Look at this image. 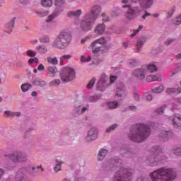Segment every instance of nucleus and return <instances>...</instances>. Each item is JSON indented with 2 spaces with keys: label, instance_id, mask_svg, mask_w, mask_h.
Instances as JSON below:
<instances>
[{
  "label": "nucleus",
  "instance_id": "40",
  "mask_svg": "<svg viewBox=\"0 0 181 181\" xmlns=\"http://www.w3.org/2000/svg\"><path fill=\"white\" fill-rule=\"evenodd\" d=\"M142 29H144V25H139L136 30H133V33L131 34V37H135L136 34L139 33Z\"/></svg>",
  "mask_w": 181,
  "mask_h": 181
},
{
  "label": "nucleus",
  "instance_id": "59",
  "mask_svg": "<svg viewBox=\"0 0 181 181\" xmlns=\"http://www.w3.org/2000/svg\"><path fill=\"white\" fill-rule=\"evenodd\" d=\"M133 98L135 100V101H139V100H141V96H139V94L134 93Z\"/></svg>",
  "mask_w": 181,
  "mask_h": 181
},
{
  "label": "nucleus",
  "instance_id": "20",
  "mask_svg": "<svg viewBox=\"0 0 181 181\" xmlns=\"http://www.w3.org/2000/svg\"><path fill=\"white\" fill-rule=\"evenodd\" d=\"M16 18L15 17L12 18L11 21L6 24L5 26V33H8V35H11V33L13 32V28L15 26V21Z\"/></svg>",
  "mask_w": 181,
  "mask_h": 181
},
{
  "label": "nucleus",
  "instance_id": "35",
  "mask_svg": "<svg viewBox=\"0 0 181 181\" xmlns=\"http://www.w3.org/2000/svg\"><path fill=\"white\" fill-rule=\"evenodd\" d=\"M146 73H155V71H158V67L153 64H151L147 66Z\"/></svg>",
  "mask_w": 181,
  "mask_h": 181
},
{
  "label": "nucleus",
  "instance_id": "11",
  "mask_svg": "<svg viewBox=\"0 0 181 181\" xmlns=\"http://www.w3.org/2000/svg\"><path fill=\"white\" fill-rule=\"evenodd\" d=\"M95 23L93 18L90 16L85 15L83 18L80 22V28L82 32H90L93 29V26Z\"/></svg>",
  "mask_w": 181,
  "mask_h": 181
},
{
  "label": "nucleus",
  "instance_id": "37",
  "mask_svg": "<svg viewBox=\"0 0 181 181\" xmlns=\"http://www.w3.org/2000/svg\"><path fill=\"white\" fill-rule=\"evenodd\" d=\"M172 152L175 156H181V146L173 147L172 149Z\"/></svg>",
  "mask_w": 181,
  "mask_h": 181
},
{
  "label": "nucleus",
  "instance_id": "23",
  "mask_svg": "<svg viewBox=\"0 0 181 181\" xmlns=\"http://www.w3.org/2000/svg\"><path fill=\"white\" fill-rule=\"evenodd\" d=\"M94 32L96 35H103L105 32V24L104 23L98 24L94 28Z\"/></svg>",
  "mask_w": 181,
  "mask_h": 181
},
{
  "label": "nucleus",
  "instance_id": "48",
  "mask_svg": "<svg viewBox=\"0 0 181 181\" xmlns=\"http://www.w3.org/2000/svg\"><path fill=\"white\" fill-rule=\"evenodd\" d=\"M95 78H93L87 85V88L90 89L92 87L94 86V83H95Z\"/></svg>",
  "mask_w": 181,
  "mask_h": 181
},
{
  "label": "nucleus",
  "instance_id": "14",
  "mask_svg": "<svg viewBox=\"0 0 181 181\" xmlns=\"http://www.w3.org/2000/svg\"><path fill=\"white\" fill-rule=\"evenodd\" d=\"M160 140L163 142H168L170 139H172L175 136V132L172 130H161L158 134Z\"/></svg>",
  "mask_w": 181,
  "mask_h": 181
},
{
  "label": "nucleus",
  "instance_id": "7",
  "mask_svg": "<svg viewBox=\"0 0 181 181\" xmlns=\"http://www.w3.org/2000/svg\"><path fill=\"white\" fill-rule=\"evenodd\" d=\"M132 175H134V170L120 168L115 173V181H131Z\"/></svg>",
  "mask_w": 181,
  "mask_h": 181
},
{
  "label": "nucleus",
  "instance_id": "4",
  "mask_svg": "<svg viewBox=\"0 0 181 181\" xmlns=\"http://www.w3.org/2000/svg\"><path fill=\"white\" fill-rule=\"evenodd\" d=\"M150 152L153 154L148 156L147 158L146 163L148 166L153 168L166 163L168 156L163 155L165 150L161 146H155L151 148Z\"/></svg>",
  "mask_w": 181,
  "mask_h": 181
},
{
  "label": "nucleus",
  "instance_id": "6",
  "mask_svg": "<svg viewBox=\"0 0 181 181\" xmlns=\"http://www.w3.org/2000/svg\"><path fill=\"white\" fill-rule=\"evenodd\" d=\"M70 42H71V35L69 33L63 32L58 35L54 42V45L58 49H64V47L69 46Z\"/></svg>",
  "mask_w": 181,
  "mask_h": 181
},
{
  "label": "nucleus",
  "instance_id": "47",
  "mask_svg": "<svg viewBox=\"0 0 181 181\" xmlns=\"http://www.w3.org/2000/svg\"><path fill=\"white\" fill-rule=\"evenodd\" d=\"M153 78L154 81H162V75L160 74L153 75Z\"/></svg>",
  "mask_w": 181,
  "mask_h": 181
},
{
  "label": "nucleus",
  "instance_id": "64",
  "mask_svg": "<svg viewBox=\"0 0 181 181\" xmlns=\"http://www.w3.org/2000/svg\"><path fill=\"white\" fill-rule=\"evenodd\" d=\"M38 71H44L45 70V65L40 64L37 67Z\"/></svg>",
  "mask_w": 181,
  "mask_h": 181
},
{
  "label": "nucleus",
  "instance_id": "22",
  "mask_svg": "<svg viewBox=\"0 0 181 181\" xmlns=\"http://www.w3.org/2000/svg\"><path fill=\"white\" fill-rule=\"evenodd\" d=\"M172 122L175 128H181V115L175 114L172 119Z\"/></svg>",
  "mask_w": 181,
  "mask_h": 181
},
{
  "label": "nucleus",
  "instance_id": "33",
  "mask_svg": "<svg viewBox=\"0 0 181 181\" xmlns=\"http://www.w3.org/2000/svg\"><path fill=\"white\" fill-rule=\"evenodd\" d=\"M30 88H32V84L25 83L21 85V90L23 93L28 92L29 90H30Z\"/></svg>",
  "mask_w": 181,
  "mask_h": 181
},
{
  "label": "nucleus",
  "instance_id": "50",
  "mask_svg": "<svg viewBox=\"0 0 181 181\" xmlns=\"http://www.w3.org/2000/svg\"><path fill=\"white\" fill-rule=\"evenodd\" d=\"M100 100V97L95 95L89 97V101L90 103H95V101H98Z\"/></svg>",
  "mask_w": 181,
  "mask_h": 181
},
{
  "label": "nucleus",
  "instance_id": "49",
  "mask_svg": "<svg viewBox=\"0 0 181 181\" xmlns=\"http://www.w3.org/2000/svg\"><path fill=\"white\" fill-rule=\"evenodd\" d=\"M101 16L103 22H110V17L105 13H102Z\"/></svg>",
  "mask_w": 181,
  "mask_h": 181
},
{
  "label": "nucleus",
  "instance_id": "16",
  "mask_svg": "<svg viewBox=\"0 0 181 181\" xmlns=\"http://www.w3.org/2000/svg\"><path fill=\"white\" fill-rule=\"evenodd\" d=\"M120 154L122 156H126V158H133V156H135V153L128 145H122L120 147Z\"/></svg>",
  "mask_w": 181,
  "mask_h": 181
},
{
  "label": "nucleus",
  "instance_id": "53",
  "mask_svg": "<svg viewBox=\"0 0 181 181\" xmlns=\"http://www.w3.org/2000/svg\"><path fill=\"white\" fill-rule=\"evenodd\" d=\"M60 85V80L59 79H54V81H51L49 83V86H59Z\"/></svg>",
  "mask_w": 181,
  "mask_h": 181
},
{
  "label": "nucleus",
  "instance_id": "54",
  "mask_svg": "<svg viewBox=\"0 0 181 181\" xmlns=\"http://www.w3.org/2000/svg\"><path fill=\"white\" fill-rule=\"evenodd\" d=\"M115 165H117V166H121V165H122V159L115 158Z\"/></svg>",
  "mask_w": 181,
  "mask_h": 181
},
{
  "label": "nucleus",
  "instance_id": "26",
  "mask_svg": "<svg viewBox=\"0 0 181 181\" xmlns=\"http://www.w3.org/2000/svg\"><path fill=\"white\" fill-rule=\"evenodd\" d=\"M104 168H106V170H112L114 168V159H107L106 160Z\"/></svg>",
  "mask_w": 181,
  "mask_h": 181
},
{
  "label": "nucleus",
  "instance_id": "19",
  "mask_svg": "<svg viewBox=\"0 0 181 181\" xmlns=\"http://www.w3.org/2000/svg\"><path fill=\"white\" fill-rule=\"evenodd\" d=\"M134 77H136L139 80H144L145 76H146V70L144 68L136 69L133 71Z\"/></svg>",
  "mask_w": 181,
  "mask_h": 181
},
{
  "label": "nucleus",
  "instance_id": "36",
  "mask_svg": "<svg viewBox=\"0 0 181 181\" xmlns=\"http://www.w3.org/2000/svg\"><path fill=\"white\" fill-rule=\"evenodd\" d=\"M41 4L45 8H50L53 5V1L52 0H42Z\"/></svg>",
  "mask_w": 181,
  "mask_h": 181
},
{
  "label": "nucleus",
  "instance_id": "63",
  "mask_svg": "<svg viewBox=\"0 0 181 181\" xmlns=\"http://www.w3.org/2000/svg\"><path fill=\"white\" fill-rule=\"evenodd\" d=\"M4 115H6V117H13V112L5 111Z\"/></svg>",
  "mask_w": 181,
  "mask_h": 181
},
{
  "label": "nucleus",
  "instance_id": "15",
  "mask_svg": "<svg viewBox=\"0 0 181 181\" xmlns=\"http://www.w3.org/2000/svg\"><path fill=\"white\" fill-rule=\"evenodd\" d=\"M109 78L105 74H102L100 76V79L98 82V90L99 91H104L105 90V87L110 86L108 83Z\"/></svg>",
  "mask_w": 181,
  "mask_h": 181
},
{
  "label": "nucleus",
  "instance_id": "51",
  "mask_svg": "<svg viewBox=\"0 0 181 181\" xmlns=\"http://www.w3.org/2000/svg\"><path fill=\"white\" fill-rule=\"evenodd\" d=\"M144 97L146 101H152V100H153V97H152V95L148 93H144Z\"/></svg>",
  "mask_w": 181,
  "mask_h": 181
},
{
  "label": "nucleus",
  "instance_id": "52",
  "mask_svg": "<svg viewBox=\"0 0 181 181\" xmlns=\"http://www.w3.org/2000/svg\"><path fill=\"white\" fill-rule=\"evenodd\" d=\"M175 25H181V13L174 21Z\"/></svg>",
  "mask_w": 181,
  "mask_h": 181
},
{
  "label": "nucleus",
  "instance_id": "25",
  "mask_svg": "<svg viewBox=\"0 0 181 181\" xmlns=\"http://www.w3.org/2000/svg\"><path fill=\"white\" fill-rule=\"evenodd\" d=\"M58 71L57 67L56 66H49L47 69L49 77H54Z\"/></svg>",
  "mask_w": 181,
  "mask_h": 181
},
{
  "label": "nucleus",
  "instance_id": "38",
  "mask_svg": "<svg viewBox=\"0 0 181 181\" xmlns=\"http://www.w3.org/2000/svg\"><path fill=\"white\" fill-rule=\"evenodd\" d=\"M165 90V87L163 86H160L158 88H154L151 90L152 93H154V94H159L162 93Z\"/></svg>",
  "mask_w": 181,
  "mask_h": 181
},
{
  "label": "nucleus",
  "instance_id": "61",
  "mask_svg": "<svg viewBox=\"0 0 181 181\" xmlns=\"http://www.w3.org/2000/svg\"><path fill=\"white\" fill-rule=\"evenodd\" d=\"M146 81H148V83H151L152 81H154L153 75L148 76L147 78H146Z\"/></svg>",
  "mask_w": 181,
  "mask_h": 181
},
{
  "label": "nucleus",
  "instance_id": "42",
  "mask_svg": "<svg viewBox=\"0 0 181 181\" xmlns=\"http://www.w3.org/2000/svg\"><path fill=\"white\" fill-rule=\"evenodd\" d=\"M40 42L41 43H49V42H50V38L49 37V36L45 35V36L40 38Z\"/></svg>",
  "mask_w": 181,
  "mask_h": 181
},
{
  "label": "nucleus",
  "instance_id": "28",
  "mask_svg": "<svg viewBox=\"0 0 181 181\" xmlns=\"http://www.w3.org/2000/svg\"><path fill=\"white\" fill-rule=\"evenodd\" d=\"M166 93L167 94H180L181 93V88H168L166 90Z\"/></svg>",
  "mask_w": 181,
  "mask_h": 181
},
{
  "label": "nucleus",
  "instance_id": "18",
  "mask_svg": "<svg viewBox=\"0 0 181 181\" xmlns=\"http://www.w3.org/2000/svg\"><path fill=\"white\" fill-rule=\"evenodd\" d=\"M16 181H30V179H29V177H28V173L23 171V170H21L18 171L15 177Z\"/></svg>",
  "mask_w": 181,
  "mask_h": 181
},
{
  "label": "nucleus",
  "instance_id": "13",
  "mask_svg": "<svg viewBox=\"0 0 181 181\" xmlns=\"http://www.w3.org/2000/svg\"><path fill=\"white\" fill-rule=\"evenodd\" d=\"M101 11H103L101 6L95 5L90 8V13H88L86 15L90 16V18L93 19L95 22L98 18V16H100V15L101 14Z\"/></svg>",
  "mask_w": 181,
  "mask_h": 181
},
{
  "label": "nucleus",
  "instance_id": "3",
  "mask_svg": "<svg viewBox=\"0 0 181 181\" xmlns=\"http://www.w3.org/2000/svg\"><path fill=\"white\" fill-rule=\"evenodd\" d=\"M152 181H174L177 177V173L173 168H160L150 174Z\"/></svg>",
  "mask_w": 181,
  "mask_h": 181
},
{
  "label": "nucleus",
  "instance_id": "39",
  "mask_svg": "<svg viewBox=\"0 0 181 181\" xmlns=\"http://www.w3.org/2000/svg\"><path fill=\"white\" fill-rule=\"evenodd\" d=\"M161 52L162 49L159 47L152 48L151 52V54H153V56H156V54H160Z\"/></svg>",
  "mask_w": 181,
  "mask_h": 181
},
{
  "label": "nucleus",
  "instance_id": "41",
  "mask_svg": "<svg viewBox=\"0 0 181 181\" xmlns=\"http://www.w3.org/2000/svg\"><path fill=\"white\" fill-rule=\"evenodd\" d=\"M175 8H171L167 11V16L166 18H170L173 16V14L175 13Z\"/></svg>",
  "mask_w": 181,
  "mask_h": 181
},
{
  "label": "nucleus",
  "instance_id": "55",
  "mask_svg": "<svg viewBox=\"0 0 181 181\" xmlns=\"http://www.w3.org/2000/svg\"><path fill=\"white\" fill-rule=\"evenodd\" d=\"M151 14L148 12V11L145 10L144 13L141 16V18L145 21V19H146V18H148V16H151Z\"/></svg>",
  "mask_w": 181,
  "mask_h": 181
},
{
  "label": "nucleus",
  "instance_id": "30",
  "mask_svg": "<svg viewBox=\"0 0 181 181\" xmlns=\"http://www.w3.org/2000/svg\"><path fill=\"white\" fill-rule=\"evenodd\" d=\"M82 13L81 10L78 9L76 11H69L67 13L68 18H74V16H80Z\"/></svg>",
  "mask_w": 181,
  "mask_h": 181
},
{
  "label": "nucleus",
  "instance_id": "31",
  "mask_svg": "<svg viewBox=\"0 0 181 181\" xmlns=\"http://www.w3.org/2000/svg\"><path fill=\"white\" fill-rule=\"evenodd\" d=\"M47 62L49 63V64H52V66H56L57 65V63H59L57 58L52 57H47Z\"/></svg>",
  "mask_w": 181,
  "mask_h": 181
},
{
  "label": "nucleus",
  "instance_id": "57",
  "mask_svg": "<svg viewBox=\"0 0 181 181\" xmlns=\"http://www.w3.org/2000/svg\"><path fill=\"white\" fill-rule=\"evenodd\" d=\"M80 108H81V106H78V107L76 108L77 112H78L79 114H83V112H85L87 110V107H83L81 110H80Z\"/></svg>",
  "mask_w": 181,
  "mask_h": 181
},
{
  "label": "nucleus",
  "instance_id": "45",
  "mask_svg": "<svg viewBox=\"0 0 181 181\" xmlns=\"http://www.w3.org/2000/svg\"><path fill=\"white\" fill-rule=\"evenodd\" d=\"M26 55L28 56V57H35L36 52L32 49H28L26 51Z\"/></svg>",
  "mask_w": 181,
  "mask_h": 181
},
{
  "label": "nucleus",
  "instance_id": "29",
  "mask_svg": "<svg viewBox=\"0 0 181 181\" xmlns=\"http://www.w3.org/2000/svg\"><path fill=\"white\" fill-rule=\"evenodd\" d=\"M35 49L40 54H45L47 52V47L46 45H38Z\"/></svg>",
  "mask_w": 181,
  "mask_h": 181
},
{
  "label": "nucleus",
  "instance_id": "24",
  "mask_svg": "<svg viewBox=\"0 0 181 181\" xmlns=\"http://www.w3.org/2000/svg\"><path fill=\"white\" fill-rule=\"evenodd\" d=\"M108 154V151L104 148H101L97 156V160L99 161L104 160L105 156Z\"/></svg>",
  "mask_w": 181,
  "mask_h": 181
},
{
  "label": "nucleus",
  "instance_id": "34",
  "mask_svg": "<svg viewBox=\"0 0 181 181\" xmlns=\"http://www.w3.org/2000/svg\"><path fill=\"white\" fill-rule=\"evenodd\" d=\"M139 60L138 59H129L128 62V64L130 67H136V66H139Z\"/></svg>",
  "mask_w": 181,
  "mask_h": 181
},
{
  "label": "nucleus",
  "instance_id": "5",
  "mask_svg": "<svg viewBox=\"0 0 181 181\" xmlns=\"http://www.w3.org/2000/svg\"><path fill=\"white\" fill-rule=\"evenodd\" d=\"M107 45V40L104 37H101L90 44L93 53H107L108 52V47Z\"/></svg>",
  "mask_w": 181,
  "mask_h": 181
},
{
  "label": "nucleus",
  "instance_id": "10",
  "mask_svg": "<svg viewBox=\"0 0 181 181\" xmlns=\"http://www.w3.org/2000/svg\"><path fill=\"white\" fill-rule=\"evenodd\" d=\"M76 77V71L73 68L64 67L62 72L60 73L61 80L65 83H69V81H73Z\"/></svg>",
  "mask_w": 181,
  "mask_h": 181
},
{
  "label": "nucleus",
  "instance_id": "12",
  "mask_svg": "<svg viewBox=\"0 0 181 181\" xmlns=\"http://www.w3.org/2000/svg\"><path fill=\"white\" fill-rule=\"evenodd\" d=\"M128 93L127 92V88H125V85L124 83L121 82L117 84L116 94L115 95V98L118 100V101H122L127 97Z\"/></svg>",
  "mask_w": 181,
  "mask_h": 181
},
{
  "label": "nucleus",
  "instance_id": "9",
  "mask_svg": "<svg viewBox=\"0 0 181 181\" xmlns=\"http://www.w3.org/2000/svg\"><path fill=\"white\" fill-rule=\"evenodd\" d=\"M66 4V0H54V5L57 6L55 8L54 11L51 14L50 16H48V18L46 20V22H52L53 19L57 18V16H59L63 11H64V7L63 5H65Z\"/></svg>",
  "mask_w": 181,
  "mask_h": 181
},
{
  "label": "nucleus",
  "instance_id": "2",
  "mask_svg": "<svg viewBox=\"0 0 181 181\" xmlns=\"http://www.w3.org/2000/svg\"><path fill=\"white\" fill-rule=\"evenodd\" d=\"M153 5V0H140L139 6L123 5L122 8L127 9L124 16L127 21H135L142 16L144 9H151Z\"/></svg>",
  "mask_w": 181,
  "mask_h": 181
},
{
  "label": "nucleus",
  "instance_id": "27",
  "mask_svg": "<svg viewBox=\"0 0 181 181\" xmlns=\"http://www.w3.org/2000/svg\"><path fill=\"white\" fill-rule=\"evenodd\" d=\"M33 85L38 87H45V86H46V82L42 79L35 78L33 81Z\"/></svg>",
  "mask_w": 181,
  "mask_h": 181
},
{
  "label": "nucleus",
  "instance_id": "62",
  "mask_svg": "<svg viewBox=\"0 0 181 181\" xmlns=\"http://www.w3.org/2000/svg\"><path fill=\"white\" fill-rule=\"evenodd\" d=\"M136 181H150L149 178L145 177H141L137 178Z\"/></svg>",
  "mask_w": 181,
  "mask_h": 181
},
{
  "label": "nucleus",
  "instance_id": "43",
  "mask_svg": "<svg viewBox=\"0 0 181 181\" xmlns=\"http://www.w3.org/2000/svg\"><path fill=\"white\" fill-rule=\"evenodd\" d=\"M175 40L176 38H168L165 41L164 45L165 46H170V45H172Z\"/></svg>",
  "mask_w": 181,
  "mask_h": 181
},
{
  "label": "nucleus",
  "instance_id": "60",
  "mask_svg": "<svg viewBox=\"0 0 181 181\" xmlns=\"http://www.w3.org/2000/svg\"><path fill=\"white\" fill-rule=\"evenodd\" d=\"M107 107L109 110H114V102L107 103Z\"/></svg>",
  "mask_w": 181,
  "mask_h": 181
},
{
  "label": "nucleus",
  "instance_id": "44",
  "mask_svg": "<svg viewBox=\"0 0 181 181\" xmlns=\"http://www.w3.org/2000/svg\"><path fill=\"white\" fill-rule=\"evenodd\" d=\"M81 62L82 63H88V62H91V57L90 56H88V57L86 58L85 56H81Z\"/></svg>",
  "mask_w": 181,
  "mask_h": 181
},
{
  "label": "nucleus",
  "instance_id": "32",
  "mask_svg": "<svg viewBox=\"0 0 181 181\" xmlns=\"http://www.w3.org/2000/svg\"><path fill=\"white\" fill-rule=\"evenodd\" d=\"M57 165L54 168V171L57 173V172H60L62 170V165L63 161L62 160L56 159Z\"/></svg>",
  "mask_w": 181,
  "mask_h": 181
},
{
  "label": "nucleus",
  "instance_id": "58",
  "mask_svg": "<svg viewBox=\"0 0 181 181\" xmlns=\"http://www.w3.org/2000/svg\"><path fill=\"white\" fill-rule=\"evenodd\" d=\"M128 110H129V111H132L133 112H136V111H138V107L135 105H129L128 107Z\"/></svg>",
  "mask_w": 181,
  "mask_h": 181
},
{
  "label": "nucleus",
  "instance_id": "1",
  "mask_svg": "<svg viewBox=\"0 0 181 181\" xmlns=\"http://www.w3.org/2000/svg\"><path fill=\"white\" fill-rule=\"evenodd\" d=\"M151 132V127L148 124L137 123L130 128L128 138L132 142L142 144L149 138Z\"/></svg>",
  "mask_w": 181,
  "mask_h": 181
},
{
  "label": "nucleus",
  "instance_id": "56",
  "mask_svg": "<svg viewBox=\"0 0 181 181\" xmlns=\"http://www.w3.org/2000/svg\"><path fill=\"white\" fill-rule=\"evenodd\" d=\"M29 64H32L33 63H39V59L37 57L31 58L28 60Z\"/></svg>",
  "mask_w": 181,
  "mask_h": 181
},
{
  "label": "nucleus",
  "instance_id": "21",
  "mask_svg": "<svg viewBox=\"0 0 181 181\" xmlns=\"http://www.w3.org/2000/svg\"><path fill=\"white\" fill-rule=\"evenodd\" d=\"M146 40H148V38L146 36H141L137 40V44H136V52L137 53H139L141 50L142 49V47H144V45L146 42Z\"/></svg>",
  "mask_w": 181,
  "mask_h": 181
},
{
  "label": "nucleus",
  "instance_id": "8",
  "mask_svg": "<svg viewBox=\"0 0 181 181\" xmlns=\"http://www.w3.org/2000/svg\"><path fill=\"white\" fill-rule=\"evenodd\" d=\"M4 158H8L14 163H25V162H28V155L19 151L10 154L4 153Z\"/></svg>",
  "mask_w": 181,
  "mask_h": 181
},
{
  "label": "nucleus",
  "instance_id": "46",
  "mask_svg": "<svg viewBox=\"0 0 181 181\" xmlns=\"http://www.w3.org/2000/svg\"><path fill=\"white\" fill-rule=\"evenodd\" d=\"M156 114H158V115H163V113L165 112V106H161L160 107H158L156 110Z\"/></svg>",
  "mask_w": 181,
  "mask_h": 181
},
{
  "label": "nucleus",
  "instance_id": "17",
  "mask_svg": "<svg viewBox=\"0 0 181 181\" xmlns=\"http://www.w3.org/2000/svg\"><path fill=\"white\" fill-rule=\"evenodd\" d=\"M98 137V131H97V129L93 127L88 131V135L86 136L85 141L86 142H91V141H95Z\"/></svg>",
  "mask_w": 181,
  "mask_h": 181
}]
</instances>
